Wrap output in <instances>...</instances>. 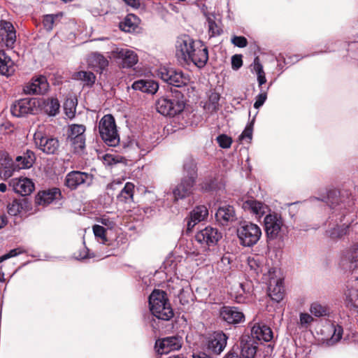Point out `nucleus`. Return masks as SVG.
<instances>
[{
	"label": "nucleus",
	"instance_id": "f257e3e1",
	"mask_svg": "<svg viewBox=\"0 0 358 358\" xmlns=\"http://www.w3.org/2000/svg\"><path fill=\"white\" fill-rule=\"evenodd\" d=\"M176 48V57L182 65L193 63L201 69L208 60L207 47L201 41H195L188 35L178 38Z\"/></svg>",
	"mask_w": 358,
	"mask_h": 358
},
{
	"label": "nucleus",
	"instance_id": "f03ea898",
	"mask_svg": "<svg viewBox=\"0 0 358 358\" xmlns=\"http://www.w3.org/2000/svg\"><path fill=\"white\" fill-rule=\"evenodd\" d=\"M184 171L187 175L173 190L175 201L189 196L193 191L197 177L196 166L193 160L189 159L184 164Z\"/></svg>",
	"mask_w": 358,
	"mask_h": 358
},
{
	"label": "nucleus",
	"instance_id": "7ed1b4c3",
	"mask_svg": "<svg viewBox=\"0 0 358 358\" xmlns=\"http://www.w3.org/2000/svg\"><path fill=\"white\" fill-rule=\"evenodd\" d=\"M150 309L152 315L162 320H169L173 312L165 292L155 289L149 296Z\"/></svg>",
	"mask_w": 358,
	"mask_h": 358
},
{
	"label": "nucleus",
	"instance_id": "20e7f679",
	"mask_svg": "<svg viewBox=\"0 0 358 358\" xmlns=\"http://www.w3.org/2000/svg\"><path fill=\"white\" fill-rule=\"evenodd\" d=\"M264 226L269 240L281 239L287 233V227L282 216L274 212L266 215Z\"/></svg>",
	"mask_w": 358,
	"mask_h": 358
},
{
	"label": "nucleus",
	"instance_id": "39448f33",
	"mask_svg": "<svg viewBox=\"0 0 358 358\" xmlns=\"http://www.w3.org/2000/svg\"><path fill=\"white\" fill-rule=\"evenodd\" d=\"M262 229L256 224L242 222L237 229V236L240 244L244 247H252L256 245L262 236Z\"/></svg>",
	"mask_w": 358,
	"mask_h": 358
},
{
	"label": "nucleus",
	"instance_id": "423d86ee",
	"mask_svg": "<svg viewBox=\"0 0 358 358\" xmlns=\"http://www.w3.org/2000/svg\"><path fill=\"white\" fill-rule=\"evenodd\" d=\"M99 131L101 139L108 146L115 147L119 144L120 136L113 115H106L100 120Z\"/></svg>",
	"mask_w": 358,
	"mask_h": 358
},
{
	"label": "nucleus",
	"instance_id": "0eeeda50",
	"mask_svg": "<svg viewBox=\"0 0 358 358\" xmlns=\"http://www.w3.org/2000/svg\"><path fill=\"white\" fill-rule=\"evenodd\" d=\"M183 96L180 92H176L175 98L162 97L156 103L158 113L164 116H175L182 112L185 108Z\"/></svg>",
	"mask_w": 358,
	"mask_h": 358
},
{
	"label": "nucleus",
	"instance_id": "6e6552de",
	"mask_svg": "<svg viewBox=\"0 0 358 358\" xmlns=\"http://www.w3.org/2000/svg\"><path fill=\"white\" fill-rule=\"evenodd\" d=\"M157 76L169 85L176 87L185 86L190 80L189 77L182 71L165 66L158 69Z\"/></svg>",
	"mask_w": 358,
	"mask_h": 358
},
{
	"label": "nucleus",
	"instance_id": "1a4fd4ad",
	"mask_svg": "<svg viewBox=\"0 0 358 358\" xmlns=\"http://www.w3.org/2000/svg\"><path fill=\"white\" fill-rule=\"evenodd\" d=\"M36 147L47 155H55L59 150V143L57 138L44 134L43 127H39L34 134Z\"/></svg>",
	"mask_w": 358,
	"mask_h": 358
},
{
	"label": "nucleus",
	"instance_id": "9d476101",
	"mask_svg": "<svg viewBox=\"0 0 358 358\" xmlns=\"http://www.w3.org/2000/svg\"><path fill=\"white\" fill-rule=\"evenodd\" d=\"M85 126L83 124H71L68 129L67 143L76 153H80L85 147Z\"/></svg>",
	"mask_w": 358,
	"mask_h": 358
},
{
	"label": "nucleus",
	"instance_id": "9b49d317",
	"mask_svg": "<svg viewBox=\"0 0 358 358\" xmlns=\"http://www.w3.org/2000/svg\"><path fill=\"white\" fill-rule=\"evenodd\" d=\"M327 204L334 210V213H340L343 210L352 204L350 193L348 190L331 189L327 194Z\"/></svg>",
	"mask_w": 358,
	"mask_h": 358
},
{
	"label": "nucleus",
	"instance_id": "f8f14e48",
	"mask_svg": "<svg viewBox=\"0 0 358 358\" xmlns=\"http://www.w3.org/2000/svg\"><path fill=\"white\" fill-rule=\"evenodd\" d=\"M93 182L92 174L73 171L66 174L65 185L70 189H76L79 187H89Z\"/></svg>",
	"mask_w": 358,
	"mask_h": 358
},
{
	"label": "nucleus",
	"instance_id": "ddd939ff",
	"mask_svg": "<svg viewBox=\"0 0 358 358\" xmlns=\"http://www.w3.org/2000/svg\"><path fill=\"white\" fill-rule=\"evenodd\" d=\"M36 99H22L15 101L10 107L13 115L20 117L28 114H34L38 110Z\"/></svg>",
	"mask_w": 358,
	"mask_h": 358
},
{
	"label": "nucleus",
	"instance_id": "4468645a",
	"mask_svg": "<svg viewBox=\"0 0 358 358\" xmlns=\"http://www.w3.org/2000/svg\"><path fill=\"white\" fill-rule=\"evenodd\" d=\"M182 347V338L179 336H169L157 340L155 348L158 354H168L171 351L178 350Z\"/></svg>",
	"mask_w": 358,
	"mask_h": 358
},
{
	"label": "nucleus",
	"instance_id": "2eb2a0df",
	"mask_svg": "<svg viewBox=\"0 0 358 358\" xmlns=\"http://www.w3.org/2000/svg\"><path fill=\"white\" fill-rule=\"evenodd\" d=\"M222 238V234L217 229L206 227L195 235V239L201 244L208 246L215 245Z\"/></svg>",
	"mask_w": 358,
	"mask_h": 358
},
{
	"label": "nucleus",
	"instance_id": "dca6fc26",
	"mask_svg": "<svg viewBox=\"0 0 358 358\" xmlns=\"http://www.w3.org/2000/svg\"><path fill=\"white\" fill-rule=\"evenodd\" d=\"M113 57L121 60L123 68H131L138 62L136 53L128 48H116L112 52Z\"/></svg>",
	"mask_w": 358,
	"mask_h": 358
},
{
	"label": "nucleus",
	"instance_id": "f3484780",
	"mask_svg": "<svg viewBox=\"0 0 358 358\" xmlns=\"http://www.w3.org/2000/svg\"><path fill=\"white\" fill-rule=\"evenodd\" d=\"M228 337L222 331H215L208 339L207 348L212 352L220 355L225 348Z\"/></svg>",
	"mask_w": 358,
	"mask_h": 358
},
{
	"label": "nucleus",
	"instance_id": "a211bd4d",
	"mask_svg": "<svg viewBox=\"0 0 358 358\" xmlns=\"http://www.w3.org/2000/svg\"><path fill=\"white\" fill-rule=\"evenodd\" d=\"M9 186L13 190L22 195H29L34 189V184L31 180L27 178H15L9 182Z\"/></svg>",
	"mask_w": 358,
	"mask_h": 358
},
{
	"label": "nucleus",
	"instance_id": "6ab92c4d",
	"mask_svg": "<svg viewBox=\"0 0 358 358\" xmlns=\"http://www.w3.org/2000/svg\"><path fill=\"white\" fill-rule=\"evenodd\" d=\"M49 88L47 78L43 76H39L31 80L24 87V92L29 94H44Z\"/></svg>",
	"mask_w": 358,
	"mask_h": 358
},
{
	"label": "nucleus",
	"instance_id": "aec40b11",
	"mask_svg": "<svg viewBox=\"0 0 358 358\" xmlns=\"http://www.w3.org/2000/svg\"><path fill=\"white\" fill-rule=\"evenodd\" d=\"M220 316L229 324H238L245 320L244 314L236 307H223L220 310Z\"/></svg>",
	"mask_w": 358,
	"mask_h": 358
},
{
	"label": "nucleus",
	"instance_id": "412c9836",
	"mask_svg": "<svg viewBox=\"0 0 358 358\" xmlns=\"http://www.w3.org/2000/svg\"><path fill=\"white\" fill-rule=\"evenodd\" d=\"M0 35L5 41L6 47L13 48L16 40L15 31L10 22L1 20L0 22Z\"/></svg>",
	"mask_w": 358,
	"mask_h": 358
},
{
	"label": "nucleus",
	"instance_id": "4be33fe9",
	"mask_svg": "<svg viewBox=\"0 0 358 358\" xmlns=\"http://www.w3.org/2000/svg\"><path fill=\"white\" fill-rule=\"evenodd\" d=\"M208 215V210L206 206L195 207L187 218V229H192L197 223L204 220Z\"/></svg>",
	"mask_w": 358,
	"mask_h": 358
},
{
	"label": "nucleus",
	"instance_id": "5701e85b",
	"mask_svg": "<svg viewBox=\"0 0 358 358\" xmlns=\"http://www.w3.org/2000/svg\"><path fill=\"white\" fill-rule=\"evenodd\" d=\"M251 334L254 338L258 341L268 342L273 338V332L271 328L259 323L255 324L252 327Z\"/></svg>",
	"mask_w": 358,
	"mask_h": 358
},
{
	"label": "nucleus",
	"instance_id": "b1692460",
	"mask_svg": "<svg viewBox=\"0 0 358 358\" xmlns=\"http://www.w3.org/2000/svg\"><path fill=\"white\" fill-rule=\"evenodd\" d=\"M216 220L222 225H226L235 220V211L231 206L219 207L215 213Z\"/></svg>",
	"mask_w": 358,
	"mask_h": 358
},
{
	"label": "nucleus",
	"instance_id": "393cba45",
	"mask_svg": "<svg viewBox=\"0 0 358 358\" xmlns=\"http://www.w3.org/2000/svg\"><path fill=\"white\" fill-rule=\"evenodd\" d=\"M245 209L250 210L257 218H260L269 211V208L262 202L256 200H248L243 203Z\"/></svg>",
	"mask_w": 358,
	"mask_h": 358
},
{
	"label": "nucleus",
	"instance_id": "a878e982",
	"mask_svg": "<svg viewBox=\"0 0 358 358\" xmlns=\"http://www.w3.org/2000/svg\"><path fill=\"white\" fill-rule=\"evenodd\" d=\"M345 306L355 312H358V283L355 287H348L344 294Z\"/></svg>",
	"mask_w": 358,
	"mask_h": 358
},
{
	"label": "nucleus",
	"instance_id": "bb28decb",
	"mask_svg": "<svg viewBox=\"0 0 358 358\" xmlns=\"http://www.w3.org/2000/svg\"><path fill=\"white\" fill-rule=\"evenodd\" d=\"M268 295L273 301L280 302L284 297V287L281 279L271 280L268 286Z\"/></svg>",
	"mask_w": 358,
	"mask_h": 358
},
{
	"label": "nucleus",
	"instance_id": "cd10ccee",
	"mask_svg": "<svg viewBox=\"0 0 358 358\" xmlns=\"http://www.w3.org/2000/svg\"><path fill=\"white\" fill-rule=\"evenodd\" d=\"M134 90H139L148 94H155L158 88V83L152 80H138L132 84Z\"/></svg>",
	"mask_w": 358,
	"mask_h": 358
},
{
	"label": "nucleus",
	"instance_id": "c85d7f7f",
	"mask_svg": "<svg viewBox=\"0 0 358 358\" xmlns=\"http://www.w3.org/2000/svg\"><path fill=\"white\" fill-rule=\"evenodd\" d=\"M61 192L58 188H52L44 190L38 193L37 196V202L40 205H48L54 200L59 199Z\"/></svg>",
	"mask_w": 358,
	"mask_h": 358
},
{
	"label": "nucleus",
	"instance_id": "c756f323",
	"mask_svg": "<svg viewBox=\"0 0 358 358\" xmlns=\"http://www.w3.org/2000/svg\"><path fill=\"white\" fill-rule=\"evenodd\" d=\"M15 71L13 62L7 56L4 51L0 50V73L9 76Z\"/></svg>",
	"mask_w": 358,
	"mask_h": 358
},
{
	"label": "nucleus",
	"instance_id": "7c9ffc66",
	"mask_svg": "<svg viewBox=\"0 0 358 358\" xmlns=\"http://www.w3.org/2000/svg\"><path fill=\"white\" fill-rule=\"evenodd\" d=\"M36 159L35 154L31 150H27L23 155L16 157L15 166L18 169L30 168Z\"/></svg>",
	"mask_w": 358,
	"mask_h": 358
},
{
	"label": "nucleus",
	"instance_id": "2f4dec72",
	"mask_svg": "<svg viewBox=\"0 0 358 358\" xmlns=\"http://www.w3.org/2000/svg\"><path fill=\"white\" fill-rule=\"evenodd\" d=\"M139 18L134 14H128L124 20L120 22V28L125 32H131L136 30L139 24Z\"/></svg>",
	"mask_w": 358,
	"mask_h": 358
},
{
	"label": "nucleus",
	"instance_id": "473e14b6",
	"mask_svg": "<svg viewBox=\"0 0 358 358\" xmlns=\"http://www.w3.org/2000/svg\"><path fill=\"white\" fill-rule=\"evenodd\" d=\"M345 259L350 269L358 268V243L354 244L345 253Z\"/></svg>",
	"mask_w": 358,
	"mask_h": 358
},
{
	"label": "nucleus",
	"instance_id": "72a5a7b5",
	"mask_svg": "<svg viewBox=\"0 0 358 358\" xmlns=\"http://www.w3.org/2000/svg\"><path fill=\"white\" fill-rule=\"evenodd\" d=\"M44 111L50 116L56 115L59 110L60 104L57 98H48L43 102Z\"/></svg>",
	"mask_w": 358,
	"mask_h": 358
},
{
	"label": "nucleus",
	"instance_id": "f704fd0d",
	"mask_svg": "<svg viewBox=\"0 0 358 358\" xmlns=\"http://www.w3.org/2000/svg\"><path fill=\"white\" fill-rule=\"evenodd\" d=\"M134 192V185L131 182H127L124 187L121 190L117 196V199L124 203H127L133 201Z\"/></svg>",
	"mask_w": 358,
	"mask_h": 358
},
{
	"label": "nucleus",
	"instance_id": "c9c22d12",
	"mask_svg": "<svg viewBox=\"0 0 358 358\" xmlns=\"http://www.w3.org/2000/svg\"><path fill=\"white\" fill-rule=\"evenodd\" d=\"M73 79L76 80H81L86 85L92 86L94 82L96 77L91 71H80L76 72L72 76Z\"/></svg>",
	"mask_w": 358,
	"mask_h": 358
},
{
	"label": "nucleus",
	"instance_id": "e433bc0d",
	"mask_svg": "<svg viewBox=\"0 0 358 358\" xmlns=\"http://www.w3.org/2000/svg\"><path fill=\"white\" fill-rule=\"evenodd\" d=\"M248 264L250 270L253 271L256 274L262 272L263 258L260 256L255 255L248 258Z\"/></svg>",
	"mask_w": 358,
	"mask_h": 358
},
{
	"label": "nucleus",
	"instance_id": "4c0bfd02",
	"mask_svg": "<svg viewBox=\"0 0 358 358\" xmlns=\"http://www.w3.org/2000/svg\"><path fill=\"white\" fill-rule=\"evenodd\" d=\"M25 204L24 199H14L7 206L8 213L10 215L15 216L18 215L24 208Z\"/></svg>",
	"mask_w": 358,
	"mask_h": 358
},
{
	"label": "nucleus",
	"instance_id": "58836bf2",
	"mask_svg": "<svg viewBox=\"0 0 358 358\" xmlns=\"http://www.w3.org/2000/svg\"><path fill=\"white\" fill-rule=\"evenodd\" d=\"M348 226L336 225L331 229L327 231V234L332 239L340 238L347 234Z\"/></svg>",
	"mask_w": 358,
	"mask_h": 358
},
{
	"label": "nucleus",
	"instance_id": "ea45409f",
	"mask_svg": "<svg viewBox=\"0 0 358 358\" xmlns=\"http://www.w3.org/2000/svg\"><path fill=\"white\" fill-rule=\"evenodd\" d=\"M13 171L11 161L5 158L3 163L0 164V177L4 179L10 178L13 175Z\"/></svg>",
	"mask_w": 358,
	"mask_h": 358
},
{
	"label": "nucleus",
	"instance_id": "a19ab883",
	"mask_svg": "<svg viewBox=\"0 0 358 358\" xmlns=\"http://www.w3.org/2000/svg\"><path fill=\"white\" fill-rule=\"evenodd\" d=\"M256 346L250 343H243L241 342V352L242 358H254L256 355Z\"/></svg>",
	"mask_w": 358,
	"mask_h": 358
},
{
	"label": "nucleus",
	"instance_id": "79ce46f5",
	"mask_svg": "<svg viewBox=\"0 0 358 358\" xmlns=\"http://www.w3.org/2000/svg\"><path fill=\"white\" fill-rule=\"evenodd\" d=\"M91 63L92 65L97 66L101 70H103L108 65V60L101 54L93 53L91 57Z\"/></svg>",
	"mask_w": 358,
	"mask_h": 358
},
{
	"label": "nucleus",
	"instance_id": "37998d69",
	"mask_svg": "<svg viewBox=\"0 0 358 358\" xmlns=\"http://www.w3.org/2000/svg\"><path fill=\"white\" fill-rule=\"evenodd\" d=\"M312 315L315 317H323L329 314V309L326 306H322L318 303H313L310 308Z\"/></svg>",
	"mask_w": 358,
	"mask_h": 358
},
{
	"label": "nucleus",
	"instance_id": "c03bdc74",
	"mask_svg": "<svg viewBox=\"0 0 358 358\" xmlns=\"http://www.w3.org/2000/svg\"><path fill=\"white\" fill-rule=\"evenodd\" d=\"M331 329L333 331V334L328 341V344L334 345L341 339L343 330L340 325H331Z\"/></svg>",
	"mask_w": 358,
	"mask_h": 358
},
{
	"label": "nucleus",
	"instance_id": "a18cd8bd",
	"mask_svg": "<svg viewBox=\"0 0 358 358\" xmlns=\"http://www.w3.org/2000/svg\"><path fill=\"white\" fill-rule=\"evenodd\" d=\"M93 232H94L95 237L96 238H98V241L100 243H101L103 244L106 243V242H107V238L106 236V229L103 227H102L101 225L95 224L93 227Z\"/></svg>",
	"mask_w": 358,
	"mask_h": 358
},
{
	"label": "nucleus",
	"instance_id": "49530a36",
	"mask_svg": "<svg viewBox=\"0 0 358 358\" xmlns=\"http://www.w3.org/2000/svg\"><path fill=\"white\" fill-rule=\"evenodd\" d=\"M21 251L19 249H13L11 250L8 253L5 254L0 257V263L3 262V261L10 258L17 256V255L20 254ZM0 281L3 282L4 281V273L2 271V266H0Z\"/></svg>",
	"mask_w": 358,
	"mask_h": 358
},
{
	"label": "nucleus",
	"instance_id": "de8ad7c7",
	"mask_svg": "<svg viewBox=\"0 0 358 358\" xmlns=\"http://www.w3.org/2000/svg\"><path fill=\"white\" fill-rule=\"evenodd\" d=\"M76 104L73 99H67L64 103V110L66 112V115L69 118H73L75 116L76 113Z\"/></svg>",
	"mask_w": 358,
	"mask_h": 358
},
{
	"label": "nucleus",
	"instance_id": "09e8293b",
	"mask_svg": "<svg viewBox=\"0 0 358 358\" xmlns=\"http://www.w3.org/2000/svg\"><path fill=\"white\" fill-rule=\"evenodd\" d=\"M208 31L210 36H219L222 33V29L220 27L216 24V22L212 20L211 18H208Z\"/></svg>",
	"mask_w": 358,
	"mask_h": 358
},
{
	"label": "nucleus",
	"instance_id": "8fccbe9b",
	"mask_svg": "<svg viewBox=\"0 0 358 358\" xmlns=\"http://www.w3.org/2000/svg\"><path fill=\"white\" fill-rule=\"evenodd\" d=\"M268 90V87L266 90H264L263 87L260 88V93L256 96L255 98V102L254 103V108L256 109L259 108L264 102L266 101L267 99V90Z\"/></svg>",
	"mask_w": 358,
	"mask_h": 358
},
{
	"label": "nucleus",
	"instance_id": "3c124183",
	"mask_svg": "<svg viewBox=\"0 0 358 358\" xmlns=\"http://www.w3.org/2000/svg\"><path fill=\"white\" fill-rule=\"evenodd\" d=\"M216 141H217V143L219 144L220 147H221L222 148H224V149L229 148L232 143L231 138L226 134L219 135L216 138Z\"/></svg>",
	"mask_w": 358,
	"mask_h": 358
},
{
	"label": "nucleus",
	"instance_id": "603ef678",
	"mask_svg": "<svg viewBox=\"0 0 358 358\" xmlns=\"http://www.w3.org/2000/svg\"><path fill=\"white\" fill-rule=\"evenodd\" d=\"M313 321V317L308 313H301L299 317V324L301 327L307 328Z\"/></svg>",
	"mask_w": 358,
	"mask_h": 358
},
{
	"label": "nucleus",
	"instance_id": "864d4df0",
	"mask_svg": "<svg viewBox=\"0 0 358 358\" xmlns=\"http://www.w3.org/2000/svg\"><path fill=\"white\" fill-rule=\"evenodd\" d=\"M231 43L238 48H244L248 45V41L244 36H234L231 38Z\"/></svg>",
	"mask_w": 358,
	"mask_h": 358
},
{
	"label": "nucleus",
	"instance_id": "5fc2aeb1",
	"mask_svg": "<svg viewBox=\"0 0 358 358\" xmlns=\"http://www.w3.org/2000/svg\"><path fill=\"white\" fill-rule=\"evenodd\" d=\"M243 65L242 56L241 55H234L231 57V67L234 70L239 69Z\"/></svg>",
	"mask_w": 358,
	"mask_h": 358
},
{
	"label": "nucleus",
	"instance_id": "6e6d98bb",
	"mask_svg": "<svg viewBox=\"0 0 358 358\" xmlns=\"http://www.w3.org/2000/svg\"><path fill=\"white\" fill-rule=\"evenodd\" d=\"M55 17L53 15H47L44 17L43 23L46 30L50 31L53 28Z\"/></svg>",
	"mask_w": 358,
	"mask_h": 358
},
{
	"label": "nucleus",
	"instance_id": "4d7b16f0",
	"mask_svg": "<svg viewBox=\"0 0 358 358\" xmlns=\"http://www.w3.org/2000/svg\"><path fill=\"white\" fill-rule=\"evenodd\" d=\"M252 66L253 68V71L256 73L257 76L265 73L263 69V66L260 62L259 57H256L254 59V62L252 64Z\"/></svg>",
	"mask_w": 358,
	"mask_h": 358
},
{
	"label": "nucleus",
	"instance_id": "13d9d810",
	"mask_svg": "<svg viewBox=\"0 0 358 358\" xmlns=\"http://www.w3.org/2000/svg\"><path fill=\"white\" fill-rule=\"evenodd\" d=\"M252 137V127L250 124L245 127V129L243 130V131L241 134L239 139L244 140V139L247 138L249 141H251Z\"/></svg>",
	"mask_w": 358,
	"mask_h": 358
},
{
	"label": "nucleus",
	"instance_id": "bf43d9fd",
	"mask_svg": "<svg viewBox=\"0 0 358 358\" xmlns=\"http://www.w3.org/2000/svg\"><path fill=\"white\" fill-rule=\"evenodd\" d=\"M193 358H213L209 355L206 354L204 352H194L192 355Z\"/></svg>",
	"mask_w": 358,
	"mask_h": 358
},
{
	"label": "nucleus",
	"instance_id": "052dcab7",
	"mask_svg": "<svg viewBox=\"0 0 358 358\" xmlns=\"http://www.w3.org/2000/svg\"><path fill=\"white\" fill-rule=\"evenodd\" d=\"M257 76L259 86L262 88L263 87L262 85L266 83L265 73L260 75H257Z\"/></svg>",
	"mask_w": 358,
	"mask_h": 358
},
{
	"label": "nucleus",
	"instance_id": "680f3d73",
	"mask_svg": "<svg viewBox=\"0 0 358 358\" xmlns=\"http://www.w3.org/2000/svg\"><path fill=\"white\" fill-rule=\"evenodd\" d=\"M127 5L133 7L138 8L140 5L138 0H123Z\"/></svg>",
	"mask_w": 358,
	"mask_h": 358
},
{
	"label": "nucleus",
	"instance_id": "e2e57ef3",
	"mask_svg": "<svg viewBox=\"0 0 358 358\" xmlns=\"http://www.w3.org/2000/svg\"><path fill=\"white\" fill-rule=\"evenodd\" d=\"M8 223L7 217L5 215L0 214V229L3 228Z\"/></svg>",
	"mask_w": 358,
	"mask_h": 358
},
{
	"label": "nucleus",
	"instance_id": "0e129e2a",
	"mask_svg": "<svg viewBox=\"0 0 358 358\" xmlns=\"http://www.w3.org/2000/svg\"><path fill=\"white\" fill-rule=\"evenodd\" d=\"M202 188L205 190H214L216 189V186L213 181H212L210 184H203L202 185Z\"/></svg>",
	"mask_w": 358,
	"mask_h": 358
},
{
	"label": "nucleus",
	"instance_id": "69168bd1",
	"mask_svg": "<svg viewBox=\"0 0 358 358\" xmlns=\"http://www.w3.org/2000/svg\"><path fill=\"white\" fill-rule=\"evenodd\" d=\"M120 185H122V182L120 180H113L108 185V187L110 189H115L116 186Z\"/></svg>",
	"mask_w": 358,
	"mask_h": 358
},
{
	"label": "nucleus",
	"instance_id": "338daca9",
	"mask_svg": "<svg viewBox=\"0 0 358 358\" xmlns=\"http://www.w3.org/2000/svg\"><path fill=\"white\" fill-rule=\"evenodd\" d=\"M210 101H213V103H217L219 101V99H220V96H219L218 94H216V93L213 94L210 96Z\"/></svg>",
	"mask_w": 358,
	"mask_h": 358
},
{
	"label": "nucleus",
	"instance_id": "774afa93",
	"mask_svg": "<svg viewBox=\"0 0 358 358\" xmlns=\"http://www.w3.org/2000/svg\"><path fill=\"white\" fill-rule=\"evenodd\" d=\"M224 358H241L238 357V355L235 353V352H229L224 357Z\"/></svg>",
	"mask_w": 358,
	"mask_h": 358
}]
</instances>
